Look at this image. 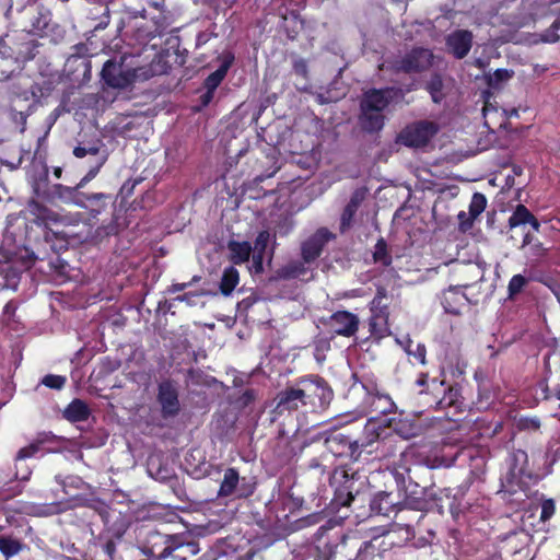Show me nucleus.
Listing matches in <instances>:
<instances>
[{"instance_id":"1","label":"nucleus","mask_w":560,"mask_h":560,"mask_svg":"<svg viewBox=\"0 0 560 560\" xmlns=\"http://www.w3.org/2000/svg\"><path fill=\"white\" fill-rule=\"evenodd\" d=\"M334 488L332 503L337 506H350L369 486L366 476L359 471H350L346 467H338L329 479Z\"/></svg>"},{"instance_id":"2","label":"nucleus","mask_w":560,"mask_h":560,"mask_svg":"<svg viewBox=\"0 0 560 560\" xmlns=\"http://www.w3.org/2000/svg\"><path fill=\"white\" fill-rule=\"evenodd\" d=\"M305 412H318L325 410L334 398V392L327 381L316 374L304 375L295 380Z\"/></svg>"},{"instance_id":"3","label":"nucleus","mask_w":560,"mask_h":560,"mask_svg":"<svg viewBox=\"0 0 560 560\" xmlns=\"http://www.w3.org/2000/svg\"><path fill=\"white\" fill-rule=\"evenodd\" d=\"M389 302L388 290L384 285H377L375 295L368 305L370 311L368 319L370 338L375 341H380L392 334L389 327Z\"/></svg>"},{"instance_id":"4","label":"nucleus","mask_w":560,"mask_h":560,"mask_svg":"<svg viewBox=\"0 0 560 560\" xmlns=\"http://www.w3.org/2000/svg\"><path fill=\"white\" fill-rule=\"evenodd\" d=\"M390 472L395 478L397 487L405 492L404 500L401 501L404 510L424 512L430 508L428 499L430 488L415 482L410 477V469L408 467H401V470L394 468Z\"/></svg>"},{"instance_id":"5","label":"nucleus","mask_w":560,"mask_h":560,"mask_svg":"<svg viewBox=\"0 0 560 560\" xmlns=\"http://www.w3.org/2000/svg\"><path fill=\"white\" fill-rule=\"evenodd\" d=\"M399 456L398 462H394V468L401 470V467H406L402 463L408 458L416 455V448L413 446L404 447L400 440L395 434H390L388 428H384L381 433V439L375 446V454L373 458L378 460H389Z\"/></svg>"},{"instance_id":"6","label":"nucleus","mask_w":560,"mask_h":560,"mask_svg":"<svg viewBox=\"0 0 560 560\" xmlns=\"http://www.w3.org/2000/svg\"><path fill=\"white\" fill-rule=\"evenodd\" d=\"M434 60L433 51L424 47H412L404 56L392 62L394 73H422L429 70Z\"/></svg>"},{"instance_id":"7","label":"nucleus","mask_w":560,"mask_h":560,"mask_svg":"<svg viewBox=\"0 0 560 560\" xmlns=\"http://www.w3.org/2000/svg\"><path fill=\"white\" fill-rule=\"evenodd\" d=\"M439 127L430 120H419L407 125L396 138V142L407 148L419 149L428 145L438 133Z\"/></svg>"},{"instance_id":"8","label":"nucleus","mask_w":560,"mask_h":560,"mask_svg":"<svg viewBox=\"0 0 560 560\" xmlns=\"http://www.w3.org/2000/svg\"><path fill=\"white\" fill-rule=\"evenodd\" d=\"M255 490V481L247 477H241L235 467H229L223 472L218 497L229 498L234 495L237 499H247L254 494Z\"/></svg>"},{"instance_id":"9","label":"nucleus","mask_w":560,"mask_h":560,"mask_svg":"<svg viewBox=\"0 0 560 560\" xmlns=\"http://www.w3.org/2000/svg\"><path fill=\"white\" fill-rule=\"evenodd\" d=\"M511 467L509 472L506 474L505 479L502 481V488L500 490L501 493L513 495L517 492V489L525 492L526 489L523 486L522 478L524 476H529L527 474L528 466V455L523 450H514L511 455Z\"/></svg>"},{"instance_id":"10","label":"nucleus","mask_w":560,"mask_h":560,"mask_svg":"<svg viewBox=\"0 0 560 560\" xmlns=\"http://www.w3.org/2000/svg\"><path fill=\"white\" fill-rule=\"evenodd\" d=\"M156 401L163 419H173L182 410L178 385L174 380L166 378L158 384Z\"/></svg>"},{"instance_id":"11","label":"nucleus","mask_w":560,"mask_h":560,"mask_svg":"<svg viewBox=\"0 0 560 560\" xmlns=\"http://www.w3.org/2000/svg\"><path fill=\"white\" fill-rule=\"evenodd\" d=\"M36 194L44 200L57 205L63 203L69 206H82V194L83 191L78 186H66L62 184L46 185V188L40 191V188H36Z\"/></svg>"},{"instance_id":"12","label":"nucleus","mask_w":560,"mask_h":560,"mask_svg":"<svg viewBox=\"0 0 560 560\" xmlns=\"http://www.w3.org/2000/svg\"><path fill=\"white\" fill-rule=\"evenodd\" d=\"M165 547L160 552H155V547H147L143 553L154 560H165L167 558L185 560V555L195 556L199 552V546L196 541L176 544L171 536L164 537Z\"/></svg>"},{"instance_id":"13","label":"nucleus","mask_w":560,"mask_h":560,"mask_svg":"<svg viewBox=\"0 0 560 560\" xmlns=\"http://www.w3.org/2000/svg\"><path fill=\"white\" fill-rule=\"evenodd\" d=\"M444 380L429 377L428 373H420L415 382L420 401L428 408L438 410L441 406V395L444 393Z\"/></svg>"},{"instance_id":"14","label":"nucleus","mask_w":560,"mask_h":560,"mask_svg":"<svg viewBox=\"0 0 560 560\" xmlns=\"http://www.w3.org/2000/svg\"><path fill=\"white\" fill-rule=\"evenodd\" d=\"M136 71L132 69L124 70L122 63H118L112 59L107 60L101 71L103 82L117 90H125L136 80Z\"/></svg>"},{"instance_id":"15","label":"nucleus","mask_w":560,"mask_h":560,"mask_svg":"<svg viewBox=\"0 0 560 560\" xmlns=\"http://www.w3.org/2000/svg\"><path fill=\"white\" fill-rule=\"evenodd\" d=\"M335 238L336 235L327 228L317 229L312 235L301 243L302 260L306 264L314 262L322 256L325 246Z\"/></svg>"},{"instance_id":"16","label":"nucleus","mask_w":560,"mask_h":560,"mask_svg":"<svg viewBox=\"0 0 560 560\" xmlns=\"http://www.w3.org/2000/svg\"><path fill=\"white\" fill-rule=\"evenodd\" d=\"M324 444L329 453L336 457H349L352 462H358L357 444L353 443L350 434L331 430L326 433Z\"/></svg>"},{"instance_id":"17","label":"nucleus","mask_w":560,"mask_h":560,"mask_svg":"<svg viewBox=\"0 0 560 560\" xmlns=\"http://www.w3.org/2000/svg\"><path fill=\"white\" fill-rule=\"evenodd\" d=\"M334 336L352 337L360 326L358 315L349 311H336L324 323Z\"/></svg>"},{"instance_id":"18","label":"nucleus","mask_w":560,"mask_h":560,"mask_svg":"<svg viewBox=\"0 0 560 560\" xmlns=\"http://www.w3.org/2000/svg\"><path fill=\"white\" fill-rule=\"evenodd\" d=\"M276 406L272 412L276 416H283L293 411L302 410L305 412V405L301 393L295 386V381L287 385L282 390L278 392L275 397Z\"/></svg>"},{"instance_id":"19","label":"nucleus","mask_w":560,"mask_h":560,"mask_svg":"<svg viewBox=\"0 0 560 560\" xmlns=\"http://www.w3.org/2000/svg\"><path fill=\"white\" fill-rule=\"evenodd\" d=\"M73 155L78 159H83L86 155H92L95 158L94 164L91 165L88 173L77 184L78 188L82 190L86 186V184L90 183L93 178H95L96 175L100 173L101 168L107 161V153L105 151H102L101 148L97 145H91L88 148L77 145L73 149Z\"/></svg>"},{"instance_id":"20","label":"nucleus","mask_w":560,"mask_h":560,"mask_svg":"<svg viewBox=\"0 0 560 560\" xmlns=\"http://www.w3.org/2000/svg\"><path fill=\"white\" fill-rule=\"evenodd\" d=\"M73 155L78 159H83L86 155H92L95 158L94 164L91 165L88 173L77 184L78 188L82 190L86 186V184L90 183L93 178H95L96 175L100 173L101 168L107 161V153L105 151H102L101 148L97 145H91L88 148L77 145L73 149Z\"/></svg>"},{"instance_id":"21","label":"nucleus","mask_w":560,"mask_h":560,"mask_svg":"<svg viewBox=\"0 0 560 560\" xmlns=\"http://www.w3.org/2000/svg\"><path fill=\"white\" fill-rule=\"evenodd\" d=\"M395 404L390 396L385 392H381L374 396H364L360 409L370 419L377 418L382 415H387L393 411Z\"/></svg>"},{"instance_id":"22","label":"nucleus","mask_w":560,"mask_h":560,"mask_svg":"<svg viewBox=\"0 0 560 560\" xmlns=\"http://www.w3.org/2000/svg\"><path fill=\"white\" fill-rule=\"evenodd\" d=\"M370 510L372 513L383 516H389L395 513V518L399 517V513L404 512L401 501L394 498L393 492L378 491L370 500Z\"/></svg>"},{"instance_id":"23","label":"nucleus","mask_w":560,"mask_h":560,"mask_svg":"<svg viewBox=\"0 0 560 560\" xmlns=\"http://www.w3.org/2000/svg\"><path fill=\"white\" fill-rule=\"evenodd\" d=\"M116 199L110 194L105 192H84L82 194V206L79 208L89 212L92 218L107 212L109 208L115 207Z\"/></svg>"},{"instance_id":"24","label":"nucleus","mask_w":560,"mask_h":560,"mask_svg":"<svg viewBox=\"0 0 560 560\" xmlns=\"http://www.w3.org/2000/svg\"><path fill=\"white\" fill-rule=\"evenodd\" d=\"M472 33L468 30H456L447 35L445 44L448 52L456 59L465 58L472 47Z\"/></svg>"},{"instance_id":"25","label":"nucleus","mask_w":560,"mask_h":560,"mask_svg":"<svg viewBox=\"0 0 560 560\" xmlns=\"http://www.w3.org/2000/svg\"><path fill=\"white\" fill-rule=\"evenodd\" d=\"M395 88L371 89L363 94L361 101V109L383 113L392 102L393 92H397Z\"/></svg>"},{"instance_id":"26","label":"nucleus","mask_w":560,"mask_h":560,"mask_svg":"<svg viewBox=\"0 0 560 560\" xmlns=\"http://www.w3.org/2000/svg\"><path fill=\"white\" fill-rule=\"evenodd\" d=\"M306 446L307 442L301 440L299 436L289 439L279 438L275 447V454L281 464H289L293 458L299 456Z\"/></svg>"},{"instance_id":"27","label":"nucleus","mask_w":560,"mask_h":560,"mask_svg":"<svg viewBox=\"0 0 560 560\" xmlns=\"http://www.w3.org/2000/svg\"><path fill=\"white\" fill-rule=\"evenodd\" d=\"M384 428L385 427H376L375 424L368 423L364 428L363 436L353 440V443L357 444L358 462L363 452L374 456L375 446L381 439V433H383Z\"/></svg>"},{"instance_id":"28","label":"nucleus","mask_w":560,"mask_h":560,"mask_svg":"<svg viewBox=\"0 0 560 560\" xmlns=\"http://www.w3.org/2000/svg\"><path fill=\"white\" fill-rule=\"evenodd\" d=\"M462 288H468L466 285H451L443 292L442 306L448 314L459 315L462 308L466 306L468 299L462 291Z\"/></svg>"},{"instance_id":"29","label":"nucleus","mask_w":560,"mask_h":560,"mask_svg":"<svg viewBox=\"0 0 560 560\" xmlns=\"http://www.w3.org/2000/svg\"><path fill=\"white\" fill-rule=\"evenodd\" d=\"M60 439L52 434L51 432H42L37 435V438L30 443L27 446L22 447L16 456V460H24L26 458L33 457L35 454H37L39 451L47 450L51 451L50 447H46L48 444H52L55 442H59Z\"/></svg>"},{"instance_id":"30","label":"nucleus","mask_w":560,"mask_h":560,"mask_svg":"<svg viewBox=\"0 0 560 560\" xmlns=\"http://www.w3.org/2000/svg\"><path fill=\"white\" fill-rule=\"evenodd\" d=\"M440 399L441 406H439L438 410L453 408L455 412H463L466 409L465 398L458 384L446 386L444 383V393Z\"/></svg>"},{"instance_id":"31","label":"nucleus","mask_w":560,"mask_h":560,"mask_svg":"<svg viewBox=\"0 0 560 560\" xmlns=\"http://www.w3.org/2000/svg\"><path fill=\"white\" fill-rule=\"evenodd\" d=\"M364 198H365V189L359 188L352 192L350 200L343 208V211L340 217V232L341 233H345L352 226L354 215H355L359 207L361 206L362 201L364 200Z\"/></svg>"},{"instance_id":"32","label":"nucleus","mask_w":560,"mask_h":560,"mask_svg":"<svg viewBox=\"0 0 560 560\" xmlns=\"http://www.w3.org/2000/svg\"><path fill=\"white\" fill-rule=\"evenodd\" d=\"M529 224L534 232H538L540 222L524 205H517L511 217L509 218L508 225L510 229L524 226Z\"/></svg>"},{"instance_id":"33","label":"nucleus","mask_w":560,"mask_h":560,"mask_svg":"<svg viewBox=\"0 0 560 560\" xmlns=\"http://www.w3.org/2000/svg\"><path fill=\"white\" fill-rule=\"evenodd\" d=\"M62 416L71 423L82 422L90 418L91 410L84 400L75 398L65 408Z\"/></svg>"},{"instance_id":"34","label":"nucleus","mask_w":560,"mask_h":560,"mask_svg":"<svg viewBox=\"0 0 560 560\" xmlns=\"http://www.w3.org/2000/svg\"><path fill=\"white\" fill-rule=\"evenodd\" d=\"M233 61H234L233 54L229 52L224 56V59H223L222 63L219 66V68L206 78V80L203 82L206 90H211V91L215 92L218 86L221 84V82L226 77V73H228L229 69L231 68Z\"/></svg>"},{"instance_id":"35","label":"nucleus","mask_w":560,"mask_h":560,"mask_svg":"<svg viewBox=\"0 0 560 560\" xmlns=\"http://www.w3.org/2000/svg\"><path fill=\"white\" fill-rule=\"evenodd\" d=\"M487 207V198L481 192H475L471 197L470 203H469V217L467 219V222L464 221L466 218V213L464 211H460L458 214V219L460 220L462 225H467V228H470L474 223V221L485 211Z\"/></svg>"},{"instance_id":"36","label":"nucleus","mask_w":560,"mask_h":560,"mask_svg":"<svg viewBox=\"0 0 560 560\" xmlns=\"http://www.w3.org/2000/svg\"><path fill=\"white\" fill-rule=\"evenodd\" d=\"M228 249L230 252V261L234 265H242L249 260L253 247L249 242L229 241Z\"/></svg>"},{"instance_id":"37","label":"nucleus","mask_w":560,"mask_h":560,"mask_svg":"<svg viewBox=\"0 0 560 560\" xmlns=\"http://www.w3.org/2000/svg\"><path fill=\"white\" fill-rule=\"evenodd\" d=\"M420 431V425L413 420L400 419L394 422L393 430H390L389 433L395 434L397 439L402 442V440H409L418 436Z\"/></svg>"},{"instance_id":"38","label":"nucleus","mask_w":560,"mask_h":560,"mask_svg":"<svg viewBox=\"0 0 560 560\" xmlns=\"http://www.w3.org/2000/svg\"><path fill=\"white\" fill-rule=\"evenodd\" d=\"M360 124L366 132H377L383 129L385 124V116L380 112H372L368 109H361Z\"/></svg>"},{"instance_id":"39","label":"nucleus","mask_w":560,"mask_h":560,"mask_svg":"<svg viewBox=\"0 0 560 560\" xmlns=\"http://www.w3.org/2000/svg\"><path fill=\"white\" fill-rule=\"evenodd\" d=\"M424 89L435 104H440L445 98L444 82L440 73H433L425 82Z\"/></svg>"},{"instance_id":"40","label":"nucleus","mask_w":560,"mask_h":560,"mask_svg":"<svg viewBox=\"0 0 560 560\" xmlns=\"http://www.w3.org/2000/svg\"><path fill=\"white\" fill-rule=\"evenodd\" d=\"M238 282L240 273L237 269L233 266L225 268L219 284L220 292L225 296L230 295L234 291Z\"/></svg>"},{"instance_id":"41","label":"nucleus","mask_w":560,"mask_h":560,"mask_svg":"<svg viewBox=\"0 0 560 560\" xmlns=\"http://www.w3.org/2000/svg\"><path fill=\"white\" fill-rule=\"evenodd\" d=\"M471 505L464 500V498H457L454 495L450 503V513L456 523H464L467 520V513Z\"/></svg>"},{"instance_id":"42","label":"nucleus","mask_w":560,"mask_h":560,"mask_svg":"<svg viewBox=\"0 0 560 560\" xmlns=\"http://www.w3.org/2000/svg\"><path fill=\"white\" fill-rule=\"evenodd\" d=\"M521 248L527 249L529 255L537 258L546 254L542 243L529 231L524 234Z\"/></svg>"},{"instance_id":"43","label":"nucleus","mask_w":560,"mask_h":560,"mask_svg":"<svg viewBox=\"0 0 560 560\" xmlns=\"http://www.w3.org/2000/svg\"><path fill=\"white\" fill-rule=\"evenodd\" d=\"M281 28L285 33V36L290 40H294L298 38L299 34L304 30L305 21L301 18V15H295L287 20L285 22H281Z\"/></svg>"},{"instance_id":"44","label":"nucleus","mask_w":560,"mask_h":560,"mask_svg":"<svg viewBox=\"0 0 560 560\" xmlns=\"http://www.w3.org/2000/svg\"><path fill=\"white\" fill-rule=\"evenodd\" d=\"M373 260L376 264H381L383 267H389L393 262L387 243L383 237L378 238L374 246Z\"/></svg>"},{"instance_id":"45","label":"nucleus","mask_w":560,"mask_h":560,"mask_svg":"<svg viewBox=\"0 0 560 560\" xmlns=\"http://www.w3.org/2000/svg\"><path fill=\"white\" fill-rule=\"evenodd\" d=\"M529 283V278H526L525 276L517 273L514 275L508 284V299L509 300H515L518 294H521L525 288Z\"/></svg>"},{"instance_id":"46","label":"nucleus","mask_w":560,"mask_h":560,"mask_svg":"<svg viewBox=\"0 0 560 560\" xmlns=\"http://www.w3.org/2000/svg\"><path fill=\"white\" fill-rule=\"evenodd\" d=\"M23 548V544L8 536L0 537V552L7 558L18 555Z\"/></svg>"},{"instance_id":"47","label":"nucleus","mask_w":560,"mask_h":560,"mask_svg":"<svg viewBox=\"0 0 560 560\" xmlns=\"http://www.w3.org/2000/svg\"><path fill=\"white\" fill-rule=\"evenodd\" d=\"M55 217H56L55 213H49L47 215V218L45 219V221H44L45 226L49 229V231L56 236V238H57V241L59 243L58 247L52 245L51 248L55 252H59V250H62V249L66 250V249H68V241H67L68 233L65 232V231H58V230L55 231L52 228L49 226L48 220H50L55 224H57L58 221H57V219Z\"/></svg>"},{"instance_id":"48","label":"nucleus","mask_w":560,"mask_h":560,"mask_svg":"<svg viewBox=\"0 0 560 560\" xmlns=\"http://www.w3.org/2000/svg\"><path fill=\"white\" fill-rule=\"evenodd\" d=\"M90 56V49L85 43H79L71 47V52L67 59V63L75 62L79 59L83 60V63L88 67L90 62L88 57Z\"/></svg>"},{"instance_id":"49","label":"nucleus","mask_w":560,"mask_h":560,"mask_svg":"<svg viewBox=\"0 0 560 560\" xmlns=\"http://www.w3.org/2000/svg\"><path fill=\"white\" fill-rule=\"evenodd\" d=\"M359 383L365 392V396H374L384 390L378 384L377 378L373 375H363Z\"/></svg>"},{"instance_id":"50","label":"nucleus","mask_w":560,"mask_h":560,"mask_svg":"<svg viewBox=\"0 0 560 560\" xmlns=\"http://www.w3.org/2000/svg\"><path fill=\"white\" fill-rule=\"evenodd\" d=\"M375 539L376 537H374L371 540L364 541L359 548L355 558L352 560H374L377 550L376 546L374 545Z\"/></svg>"},{"instance_id":"51","label":"nucleus","mask_w":560,"mask_h":560,"mask_svg":"<svg viewBox=\"0 0 560 560\" xmlns=\"http://www.w3.org/2000/svg\"><path fill=\"white\" fill-rule=\"evenodd\" d=\"M455 459L456 457L446 458L445 456L435 454L433 456H427L423 459V464L430 469H435L440 467H450L454 464Z\"/></svg>"},{"instance_id":"52","label":"nucleus","mask_w":560,"mask_h":560,"mask_svg":"<svg viewBox=\"0 0 560 560\" xmlns=\"http://www.w3.org/2000/svg\"><path fill=\"white\" fill-rule=\"evenodd\" d=\"M407 353L417 360L420 364H427V348L423 343H417L413 348L412 342L410 341L407 349Z\"/></svg>"},{"instance_id":"53","label":"nucleus","mask_w":560,"mask_h":560,"mask_svg":"<svg viewBox=\"0 0 560 560\" xmlns=\"http://www.w3.org/2000/svg\"><path fill=\"white\" fill-rule=\"evenodd\" d=\"M305 264L302 261H292L288 264L283 269V277L284 278H296L301 275H304L306 272Z\"/></svg>"},{"instance_id":"54","label":"nucleus","mask_w":560,"mask_h":560,"mask_svg":"<svg viewBox=\"0 0 560 560\" xmlns=\"http://www.w3.org/2000/svg\"><path fill=\"white\" fill-rule=\"evenodd\" d=\"M119 232V224L116 219H113L108 224L98 226L95 231V237L103 240L112 235H117Z\"/></svg>"},{"instance_id":"55","label":"nucleus","mask_w":560,"mask_h":560,"mask_svg":"<svg viewBox=\"0 0 560 560\" xmlns=\"http://www.w3.org/2000/svg\"><path fill=\"white\" fill-rule=\"evenodd\" d=\"M14 71L15 67L13 60L0 54V82L10 79Z\"/></svg>"},{"instance_id":"56","label":"nucleus","mask_w":560,"mask_h":560,"mask_svg":"<svg viewBox=\"0 0 560 560\" xmlns=\"http://www.w3.org/2000/svg\"><path fill=\"white\" fill-rule=\"evenodd\" d=\"M516 427L520 431H538L540 429V420L537 417H522L518 419Z\"/></svg>"},{"instance_id":"57","label":"nucleus","mask_w":560,"mask_h":560,"mask_svg":"<svg viewBox=\"0 0 560 560\" xmlns=\"http://www.w3.org/2000/svg\"><path fill=\"white\" fill-rule=\"evenodd\" d=\"M540 508H541V512H540L539 520L541 522L549 521L556 513V502L553 499L542 498L541 502H540Z\"/></svg>"},{"instance_id":"58","label":"nucleus","mask_w":560,"mask_h":560,"mask_svg":"<svg viewBox=\"0 0 560 560\" xmlns=\"http://www.w3.org/2000/svg\"><path fill=\"white\" fill-rule=\"evenodd\" d=\"M560 30V14L556 18L549 28L541 34V40L545 43H556L560 36L558 31Z\"/></svg>"},{"instance_id":"59","label":"nucleus","mask_w":560,"mask_h":560,"mask_svg":"<svg viewBox=\"0 0 560 560\" xmlns=\"http://www.w3.org/2000/svg\"><path fill=\"white\" fill-rule=\"evenodd\" d=\"M67 382V378L61 375L47 374L43 377L42 384L51 389H61Z\"/></svg>"},{"instance_id":"60","label":"nucleus","mask_w":560,"mask_h":560,"mask_svg":"<svg viewBox=\"0 0 560 560\" xmlns=\"http://www.w3.org/2000/svg\"><path fill=\"white\" fill-rule=\"evenodd\" d=\"M10 278H15L12 267L7 262H0V288H9L11 285Z\"/></svg>"},{"instance_id":"61","label":"nucleus","mask_w":560,"mask_h":560,"mask_svg":"<svg viewBox=\"0 0 560 560\" xmlns=\"http://www.w3.org/2000/svg\"><path fill=\"white\" fill-rule=\"evenodd\" d=\"M534 280L546 285L553 293V295H557L558 292H560V282L550 275H541L534 278Z\"/></svg>"},{"instance_id":"62","label":"nucleus","mask_w":560,"mask_h":560,"mask_svg":"<svg viewBox=\"0 0 560 560\" xmlns=\"http://www.w3.org/2000/svg\"><path fill=\"white\" fill-rule=\"evenodd\" d=\"M511 78L506 69H497L492 75L488 78V84L491 88H498L501 82L508 81Z\"/></svg>"},{"instance_id":"63","label":"nucleus","mask_w":560,"mask_h":560,"mask_svg":"<svg viewBox=\"0 0 560 560\" xmlns=\"http://www.w3.org/2000/svg\"><path fill=\"white\" fill-rule=\"evenodd\" d=\"M292 70L295 75L301 77L303 79L308 78V65L307 61L301 57H296L292 62Z\"/></svg>"},{"instance_id":"64","label":"nucleus","mask_w":560,"mask_h":560,"mask_svg":"<svg viewBox=\"0 0 560 560\" xmlns=\"http://www.w3.org/2000/svg\"><path fill=\"white\" fill-rule=\"evenodd\" d=\"M270 242V233L267 230L260 231L255 240V253L265 254Z\"/></svg>"}]
</instances>
